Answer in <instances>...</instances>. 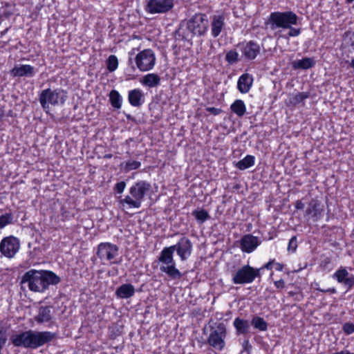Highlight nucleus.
Segmentation results:
<instances>
[{"label": "nucleus", "instance_id": "f257e3e1", "mask_svg": "<svg viewBox=\"0 0 354 354\" xmlns=\"http://www.w3.org/2000/svg\"><path fill=\"white\" fill-rule=\"evenodd\" d=\"M299 17L292 11L272 12L265 21V25L270 30L274 31V36L288 39L301 34V30L295 28Z\"/></svg>", "mask_w": 354, "mask_h": 354}, {"label": "nucleus", "instance_id": "f03ea898", "mask_svg": "<svg viewBox=\"0 0 354 354\" xmlns=\"http://www.w3.org/2000/svg\"><path fill=\"white\" fill-rule=\"evenodd\" d=\"M60 281V277L53 271L31 269L22 276L21 283H27L32 292H44L49 286H55Z\"/></svg>", "mask_w": 354, "mask_h": 354}, {"label": "nucleus", "instance_id": "7ed1b4c3", "mask_svg": "<svg viewBox=\"0 0 354 354\" xmlns=\"http://www.w3.org/2000/svg\"><path fill=\"white\" fill-rule=\"evenodd\" d=\"M55 337L56 334L50 331L28 330L12 335L10 340L15 346L36 349L50 342Z\"/></svg>", "mask_w": 354, "mask_h": 354}, {"label": "nucleus", "instance_id": "20e7f679", "mask_svg": "<svg viewBox=\"0 0 354 354\" xmlns=\"http://www.w3.org/2000/svg\"><path fill=\"white\" fill-rule=\"evenodd\" d=\"M151 189V185L149 182L139 180L129 188V195L120 199V204L128 209H139Z\"/></svg>", "mask_w": 354, "mask_h": 354}, {"label": "nucleus", "instance_id": "39448f33", "mask_svg": "<svg viewBox=\"0 0 354 354\" xmlns=\"http://www.w3.org/2000/svg\"><path fill=\"white\" fill-rule=\"evenodd\" d=\"M174 247L164 248L160 254L158 261L162 263L160 268L161 272L166 273L172 279H179L182 277V274L176 268V263L174 259Z\"/></svg>", "mask_w": 354, "mask_h": 354}, {"label": "nucleus", "instance_id": "423d86ee", "mask_svg": "<svg viewBox=\"0 0 354 354\" xmlns=\"http://www.w3.org/2000/svg\"><path fill=\"white\" fill-rule=\"evenodd\" d=\"M67 98L66 92L62 88L43 90L39 95V102L44 109H49V104H64Z\"/></svg>", "mask_w": 354, "mask_h": 354}, {"label": "nucleus", "instance_id": "0eeeda50", "mask_svg": "<svg viewBox=\"0 0 354 354\" xmlns=\"http://www.w3.org/2000/svg\"><path fill=\"white\" fill-rule=\"evenodd\" d=\"M209 330L207 343L214 348L222 351L225 346V339L227 336V328L225 324L216 322L214 326H209Z\"/></svg>", "mask_w": 354, "mask_h": 354}, {"label": "nucleus", "instance_id": "6e6552de", "mask_svg": "<svg viewBox=\"0 0 354 354\" xmlns=\"http://www.w3.org/2000/svg\"><path fill=\"white\" fill-rule=\"evenodd\" d=\"M209 26L207 17L203 13H196L187 23V29L193 35H204Z\"/></svg>", "mask_w": 354, "mask_h": 354}, {"label": "nucleus", "instance_id": "1a4fd4ad", "mask_svg": "<svg viewBox=\"0 0 354 354\" xmlns=\"http://www.w3.org/2000/svg\"><path fill=\"white\" fill-rule=\"evenodd\" d=\"M260 276L259 269H255L249 265H245L239 269L232 277L234 284L252 283L256 277Z\"/></svg>", "mask_w": 354, "mask_h": 354}, {"label": "nucleus", "instance_id": "9d476101", "mask_svg": "<svg viewBox=\"0 0 354 354\" xmlns=\"http://www.w3.org/2000/svg\"><path fill=\"white\" fill-rule=\"evenodd\" d=\"M136 66L140 71L151 70L156 64V57L152 50L145 49L138 53L135 57Z\"/></svg>", "mask_w": 354, "mask_h": 354}, {"label": "nucleus", "instance_id": "9b49d317", "mask_svg": "<svg viewBox=\"0 0 354 354\" xmlns=\"http://www.w3.org/2000/svg\"><path fill=\"white\" fill-rule=\"evenodd\" d=\"M19 240L14 236H6L0 243V252L8 258L14 257L19 251Z\"/></svg>", "mask_w": 354, "mask_h": 354}, {"label": "nucleus", "instance_id": "f8f14e48", "mask_svg": "<svg viewBox=\"0 0 354 354\" xmlns=\"http://www.w3.org/2000/svg\"><path fill=\"white\" fill-rule=\"evenodd\" d=\"M174 6L173 0H149L145 10L151 14L165 13Z\"/></svg>", "mask_w": 354, "mask_h": 354}, {"label": "nucleus", "instance_id": "ddd939ff", "mask_svg": "<svg viewBox=\"0 0 354 354\" xmlns=\"http://www.w3.org/2000/svg\"><path fill=\"white\" fill-rule=\"evenodd\" d=\"M118 247L111 243H101L98 245L97 256L101 260H113L118 254Z\"/></svg>", "mask_w": 354, "mask_h": 354}, {"label": "nucleus", "instance_id": "4468645a", "mask_svg": "<svg viewBox=\"0 0 354 354\" xmlns=\"http://www.w3.org/2000/svg\"><path fill=\"white\" fill-rule=\"evenodd\" d=\"M173 246H175V251H176L181 261L187 260L192 254V243L186 236H183L179 241Z\"/></svg>", "mask_w": 354, "mask_h": 354}, {"label": "nucleus", "instance_id": "2eb2a0df", "mask_svg": "<svg viewBox=\"0 0 354 354\" xmlns=\"http://www.w3.org/2000/svg\"><path fill=\"white\" fill-rule=\"evenodd\" d=\"M333 278L346 287L348 290L354 286V275L348 273L345 268L338 269L333 274Z\"/></svg>", "mask_w": 354, "mask_h": 354}, {"label": "nucleus", "instance_id": "dca6fc26", "mask_svg": "<svg viewBox=\"0 0 354 354\" xmlns=\"http://www.w3.org/2000/svg\"><path fill=\"white\" fill-rule=\"evenodd\" d=\"M260 243L259 238L250 234L244 235L240 240L241 250L247 253L252 252Z\"/></svg>", "mask_w": 354, "mask_h": 354}, {"label": "nucleus", "instance_id": "f3484780", "mask_svg": "<svg viewBox=\"0 0 354 354\" xmlns=\"http://www.w3.org/2000/svg\"><path fill=\"white\" fill-rule=\"evenodd\" d=\"M324 210L323 204L317 199L313 198L310 201L306 213L310 215L313 220L317 221L322 217Z\"/></svg>", "mask_w": 354, "mask_h": 354}, {"label": "nucleus", "instance_id": "a211bd4d", "mask_svg": "<svg viewBox=\"0 0 354 354\" xmlns=\"http://www.w3.org/2000/svg\"><path fill=\"white\" fill-rule=\"evenodd\" d=\"M12 77H33L35 74V68L33 66L28 64H21L15 66L10 71Z\"/></svg>", "mask_w": 354, "mask_h": 354}, {"label": "nucleus", "instance_id": "6ab92c4d", "mask_svg": "<svg viewBox=\"0 0 354 354\" xmlns=\"http://www.w3.org/2000/svg\"><path fill=\"white\" fill-rule=\"evenodd\" d=\"M260 46L254 41L247 42L243 47V54L248 59H254L260 53Z\"/></svg>", "mask_w": 354, "mask_h": 354}, {"label": "nucleus", "instance_id": "aec40b11", "mask_svg": "<svg viewBox=\"0 0 354 354\" xmlns=\"http://www.w3.org/2000/svg\"><path fill=\"white\" fill-rule=\"evenodd\" d=\"M128 100L131 106L140 107L145 102V95L142 91L139 88L129 91Z\"/></svg>", "mask_w": 354, "mask_h": 354}, {"label": "nucleus", "instance_id": "412c9836", "mask_svg": "<svg viewBox=\"0 0 354 354\" xmlns=\"http://www.w3.org/2000/svg\"><path fill=\"white\" fill-rule=\"evenodd\" d=\"M253 83V77L249 73L241 75L237 82V88L242 93L249 92Z\"/></svg>", "mask_w": 354, "mask_h": 354}, {"label": "nucleus", "instance_id": "4be33fe9", "mask_svg": "<svg viewBox=\"0 0 354 354\" xmlns=\"http://www.w3.org/2000/svg\"><path fill=\"white\" fill-rule=\"evenodd\" d=\"M224 17L223 15H214L211 22V32L214 37H217L221 32L224 25Z\"/></svg>", "mask_w": 354, "mask_h": 354}, {"label": "nucleus", "instance_id": "5701e85b", "mask_svg": "<svg viewBox=\"0 0 354 354\" xmlns=\"http://www.w3.org/2000/svg\"><path fill=\"white\" fill-rule=\"evenodd\" d=\"M135 291L132 284L124 283L117 288L115 295L120 299H129L134 295Z\"/></svg>", "mask_w": 354, "mask_h": 354}, {"label": "nucleus", "instance_id": "b1692460", "mask_svg": "<svg viewBox=\"0 0 354 354\" xmlns=\"http://www.w3.org/2000/svg\"><path fill=\"white\" fill-rule=\"evenodd\" d=\"M52 319L51 307L40 306L38 310V314L35 317V320L37 324L48 322Z\"/></svg>", "mask_w": 354, "mask_h": 354}, {"label": "nucleus", "instance_id": "393cba45", "mask_svg": "<svg viewBox=\"0 0 354 354\" xmlns=\"http://www.w3.org/2000/svg\"><path fill=\"white\" fill-rule=\"evenodd\" d=\"M316 64L313 57H304L302 59L295 60L292 62V67L295 70L309 69L313 68Z\"/></svg>", "mask_w": 354, "mask_h": 354}, {"label": "nucleus", "instance_id": "a878e982", "mask_svg": "<svg viewBox=\"0 0 354 354\" xmlns=\"http://www.w3.org/2000/svg\"><path fill=\"white\" fill-rule=\"evenodd\" d=\"M233 326L236 329V334L245 335L249 333L250 323L248 320L236 317L233 322Z\"/></svg>", "mask_w": 354, "mask_h": 354}, {"label": "nucleus", "instance_id": "bb28decb", "mask_svg": "<svg viewBox=\"0 0 354 354\" xmlns=\"http://www.w3.org/2000/svg\"><path fill=\"white\" fill-rule=\"evenodd\" d=\"M140 82L144 86L156 87L160 84V77L156 73H149L145 75Z\"/></svg>", "mask_w": 354, "mask_h": 354}, {"label": "nucleus", "instance_id": "cd10ccee", "mask_svg": "<svg viewBox=\"0 0 354 354\" xmlns=\"http://www.w3.org/2000/svg\"><path fill=\"white\" fill-rule=\"evenodd\" d=\"M309 97L310 93L308 92H301L295 95H290L289 104L295 106L300 103L304 104V100Z\"/></svg>", "mask_w": 354, "mask_h": 354}, {"label": "nucleus", "instance_id": "c85d7f7f", "mask_svg": "<svg viewBox=\"0 0 354 354\" xmlns=\"http://www.w3.org/2000/svg\"><path fill=\"white\" fill-rule=\"evenodd\" d=\"M232 112H234L239 117H242L245 115L246 107L243 100H236L230 106Z\"/></svg>", "mask_w": 354, "mask_h": 354}, {"label": "nucleus", "instance_id": "c756f323", "mask_svg": "<svg viewBox=\"0 0 354 354\" xmlns=\"http://www.w3.org/2000/svg\"><path fill=\"white\" fill-rule=\"evenodd\" d=\"M251 325L254 329L259 331H266L268 330V323L264 319L259 316H254L251 320Z\"/></svg>", "mask_w": 354, "mask_h": 354}, {"label": "nucleus", "instance_id": "7c9ffc66", "mask_svg": "<svg viewBox=\"0 0 354 354\" xmlns=\"http://www.w3.org/2000/svg\"><path fill=\"white\" fill-rule=\"evenodd\" d=\"M254 164V157L251 155H247L243 159L235 163L236 167L240 170L246 169Z\"/></svg>", "mask_w": 354, "mask_h": 354}, {"label": "nucleus", "instance_id": "2f4dec72", "mask_svg": "<svg viewBox=\"0 0 354 354\" xmlns=\"http://www.w3.org/2000/svg\"><path fill=\"white\" fill-rule=\"evenodd\" d=\"M109 100L111 104L115 109H119L122 106V97L118 91L112 90L109 93Z\"/></svg>", "mask_w": 354, "mask_h": 354}, {"label": "nucleus", "instance_id": "473e14b6", "mask_svg": "<svg viewBox=\"0 0 354 354\" xmlns=\"http://www.w3.org/2000/svg\"><path fill=\"white\" fill-rule=\"evenodd\" d=\"M192 215L196 218L199 223H203L210 218L209 213L205 209H195L192 212Z\"/></svg>", "mask_w": 354, "mask_h": 354}, {"label": "nucleus", "instance_id": "72a5a7b5", "mask_svg": "<svg viewBox=\"0 0 354 354\" xmlns=\"http://www.w3.org/2000/svg\"><path fill=\"white\" fill-rule=\"evenodd\" d=\"M118 66V60L115 55H110L106 60V68L109 72H113Z\"/></svg>", "mask_w": 354, "mask_h": 354}, {"label": "nucleus", "instance_id": "f704fd0d", "mask_svg": "<svg viewBox=\"0 0 354 354\" xmlns=\"http://www.w3.org/2000/svg\"><path fill=\"white\" fill-rule=\"evenodd\" d=\"M13 221V215L11 213H6L0 216V230L3 229Z\"/></svg>", "mask_w": 354, "mask_h": 354}, {"label": "nucleus", "instance_id": "c9c22d12", "mask_svg": "<svg viewBox=\"0 0 354 354\" xmlns=\"http://www.w3.org/2000/svg\"><path fill=\"white\" fill-rule=\"evenodd\" d=\"M141 165L140 162L137 160H129L127 161L124 166V170L126 172L130 171L131 170L137 169H138Z\"/></svg>", "mask_w": 354, "mask_h": 354}, {"label": "nucleus", "instance_id": "e433bc0d", "mask_svg": "<svg viewBox=\"0 0 354 354\" xmlns=\"http://www.w3.org/2000/svg\"><path fill=\"white\" fill-rule=\"evenodd\" d=\"M238 53L235 50L229 51L225 55L226 61L230 64L236 63L239 60Z\"/></svg>", "mask_w": 354, "mask_h": 354}, {"label": "nucleus", "instance_id": "4c0bfd02", "mask_svg": "<svg viewBox=\"0 0 354 354\" xmlns=\"http://www.w3.org/2000/svg\"><path fill=\"white\" fill-rule=\"evenodd\" d=\"M297 248V237L295 236H292L288 243V250L291 252H295Z\"/></svg>", "mask_w": 354, "mask_h": 354}, {"label": "nucleus", "instance_id": "58836bf2", "mask_svg": "<svg viewBox=\"0 0 354 354\" xmlns=\"http://www.w3.org/2000/svg\"><path fill=\"white\" fill-rule=\"evenodd\" d=\"M342 330L346 335L354 333V324L346 322L342 326Z\"/></svg>", "mask_w": 354, "mask_h": 354}, {"label": "nucleus", "instance_id": "ea45409f", "mask_svg": "<svg viewBox=\"0 0 354 354\" xmlns=\"http://www.w3.org/2000/svg\"><path fill=\"white\" fill-rule=\"evenodd\" d=\"M125 187H126V183L124 181H120L118 183L115 184V187H114V191L117 193V194H122L124 189H125Z\"/></svg>", "mask_w": 354, "mask_h": 354}, {"label": "nucleus", "instance_id": "a19ab883", "mask_svg": "<svg viewBox=\"0 0 354 354\" xmlns=\"http://www.w3.org/2000/svg\"><path fill=\"white\" fill-rule=\"evenodd\" d=\"M206 110L207 112L213 114L214 115H217L222 112V110L221 109L215 107H207Z\"/></svg>", "mask_w": 354, "mask_h": 354}, {"label": "nucleus", "instance_id": "79ce46f5", "mask_svg": "<svg viewBox=\"0 0 354 354\" xmlns=\"http://www.w3.org/2000/svg\"><path fill=\"white\" fill-rule=\"evenodd\" d=\"M284 284L285 283L283 279L274 281V285L277 288H283L284 287Z\"/></svg>", "mask_w": 354, "mask_h": 354}, {"label": "nucleus", "instance_id": "37998d69", "mask_svg": "<svg viewBox=\"0 0 354 354\" xmlns=\"http://www.w3.org/2000/svg\"><path fill=\"white\" fill-rule=\"evenodd\" d=\"M243 346L244 347L245 350H246V351H250L252 348V346L250 344L248 339L243 341Z\"/></svg>", "mask_w": 354, "mask_h": 354}, {"label": "nucleus", "instance_id": "c03bdc74", "mask_svg": "<svg viewBox=\"0 0 354 354\" xmlns=\"http://www.w3.org/2000/svg\"><path fill=\"white\" fill-rule=\"evenodd\" d=\"M304 207V204L301 201H297L295 203V208L297 209H302Z\"/></svg>", "mask_w": 354, "mask_h": 354}, {"label": "nucleus", "instance_id": "a18cd8bd", "mask_svg": "<svg viewBox=\"0 0 354 354\" xmlns=\"http://www.w3.org/2000/svg\"><path fill=\"white\" fill-rule=\"evenodd\" d=\"M273 262H274L273 261L268 262L263 268H266L268 270H270L272 268Z\"/></svg>", "mask_w": 354, "mask_h": 354}, {"label": "nucleus", "instance_id": "49530a36", "mask_svg": "<svg viewBox=\"0 0 354 354\" xmlns=\"http://www.w3.org/2000/svg\"><path fill=\"white\" fill-rule=\"evenodd\" d=\"M351 47L353 48V50H354V41L352 42L351 44ZM350 66L353 68H354V58H352L351 59V61L349 64Z\"/></svg>", "mask_w": 354, "mask_h": 354}, {"label": "nucleus", "instance_id": "de8ad7c7", "mask_svg": "<svg viewBox=\"0 0 354 354\" xmlns=\"http://www.w3.org/2000/svg\"><path fill=\"white\" fill-rule=\"evenodd\" d=\"M275 266H276V269H277V270L281 271V270H283V264L279 263H277L275 264Z\"/></svg>", "mask_w": 354, "mask_h": 354}, {"label": "nucleus", "instance_id": "09e8293b", "mask_svg": "<svg viewBox=\"0 0 354 354\" xmlns=\"http://www.w3.org/2000/svg\"><path fill=\"white\" fill-rule=\"evenodd\" d=\"M326 292L331 294H334L336 292V289L335 288H330L326 290Z\"/></svg>", "mask_w": 354, "mask_h": 354}, {"label": "nucleus", "instance_id": "8fccbe9b", "mask_svg": "<svg viewBox=\"0 0 354 354\" xmlns=\"http://www.w3.org/2000/svg\"><path fill=\"white\" fill-rule=\"evenodd\" d=\"M8 28H6L4 30L1 31V36L2 37L3 35H4L8 30Z\"/></svg>", "mask_w": 354, "mask_h": 354}, {"label": "nucleus", "instance_id": "3c124183", "mask_svg": "<svg viewBox=\"0 0 354 354\" xmlns=\"http://www.w3.org/2000/svg\"><path fill=\"white\" fill-rule=\"evenodd\" d=\"M316 290L319 291V292H326V289H322V288H316Z\"/></svg>", "mask_w": 354, "mask_h": 354}, {"label": "nucleus", "instance_id": "603ef678", "mask_svg": "<svg viewBox=\"0 0 354 354\" xmlns=\"http://www.w3.org/2000/svg\"><path fill=\"white\" fill-rule=\"evenodd\" d=\"M129 64L131 65L133 64V60H132V58L131 57H129Z\"/></svg>", "mask_w": 354, "mask_h": 354}, {"label": "nucleus", "instance_id": "864d4df0", "mask_svg": "<svg viewBox=\"0 0 354 354\" xmlns=\"http://www.w3.org/2000/svg\"><path fill=\"white\" fill-rule=\"evenodd\" d=\"M121 262V259L118 261H114L113 263L119 264Z\"/></svg>", "mask_w": 354, "mask_h": 354}, {"label": "nucleus", "instance_id": "5fc2aeb1", "mask_svg": "<svg viewBox=\"0 0 354 354\" xmlns=\"http://www.w3.org/2000/svg\"><path fill=\"white\" fill-rule=\"evenodd\" d=\"M353 1H354V0H346V2H347L348 3H352Z\"/></svg>", "mask_w": 354, "mask_h": 354}, {"label": "nucleus", "instance_id": "6e6d98bb", "mask_svg": "<svg viewBox=\"0 0 354 354\" xmlns=\"http://www.w3.org/2000/svg\"><path fill=\"white\" fill-rule=\"evenodd\" d=\"M111 154H108L105 156V158H111Z\"/></svg>", "mask_w": 354, "mask_h": 354}]
</instances>
